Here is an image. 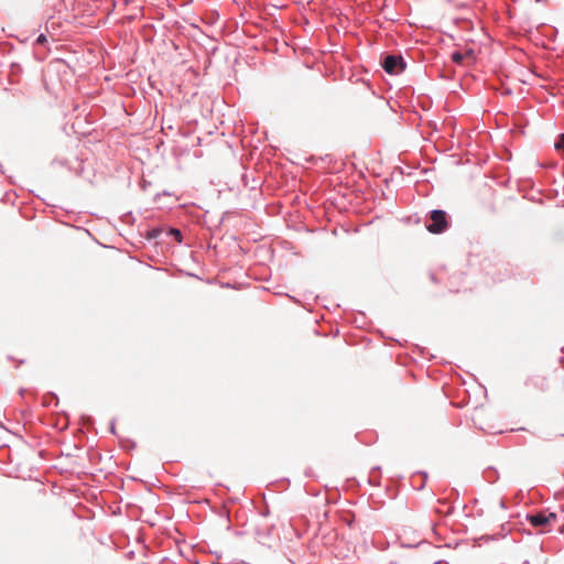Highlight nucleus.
I'll return each mask as SVG.
<instances>
[{"label":"nucleus","mask_w":564,"mask_h":564,"mask_svg":"<svg viewBox=\"0 0 564 564\" xmlns=\"http://www.w3.org/2000/svg\"><path fill=\"white\" fill-rule=\"evenodd\" d=\"M170 235H172L178 242L182 241V234L178 229H171Z\"/></svg>","instance_id":"423d86ee"},{"label":"nucleus","mask_w":564,"mask_h":564,"mask_svg":"<svg viewBox=\"0 0 564 564\" xmlns=\"http://www.w3.org/2000/svg\"><path fill=\"white\" fill-rule=\"evenodd\" d=\"M546 520H547V523L552 522V521H555L556 520V514L551 512L549 513L547 516H545Z\"/></svg>","instance_id":"6e6552de"},{"label":"nucleus","mask_w":564,"mask_h":564,"mask_svg":"<svg viewBox=\"0 0 564 564\" xmlns=\"http://www.w3.org/2000/svg\"><path fill=\"white\" fill-rule=\"evenodd\" d=\"M39 43H44L46 41V37L45 35L41 34L37 40H36Z\"/></svg>","instance_id":"1a4fd4ad"},{"label":"nucleus","mask_w":564,"mask_h":564,"mask_svg":"<svg viewBox=\"0 0 564 564\" xmlns=\"http://www.w3.org/2000/svg\"><path fill=\"white\" fill-rule=\"evenodd\" d=\"M382 67L389 74L398 75L404 70L405 63L401 56L388 55L383 59Z\"/></svg>","instance_id":"f03ea898"},{"label":"nucleus","mask_w":564,"mask_h":564,"mask_svg":"<svg viewBox=\"0 0 564 564\" xmlns=\"http://www.w3.org/2000/svg\"><path fill=\"white\" fill-rule=\"evenodd\" d=\"M463 55H465V62L467 64L473 63V61H474V52L471 50L466 51L465 53H463Z\"/></svg>","instance_id":"39448f33"},{"label":"nucleus","mask_w":564,"mask_h":564,"mask_svg":"<svg viewBox=\"0 0 564 564\" xmlns=\"http://www.w3.org/2000/svg\"><path fill=\"white\" fill-rule=\"evenodd\" d=\"M452 61L455 62L456 64H460V65L467 64L465 62V55H463V53H460V52H454L452 54Z\"/></svg>","instance_id":"20e7f679"},{"label":"nucleus","mask_w":564,"mask_h":564,"mask_svg":"<svg viewBox=\"0 0 564 564\" xmlns=\"http://www.w3.org/2000/svg\"><path fill=\"white\" fill-rule=\"evenodd\" d=\"M529 521L534 527H542L547 524V520L542 513L529 516Z\"/></svg>","instance_id":"7ed1b4c3"},{"label":"nucleus","mask_w":564,"mask_h":564,"mask_svg":"<svg viewBox=\"0 0 564 564\" xmlns=\"http://www.w3.org/2000/svg\"><path fill=\"white\" fill-rule=\"evenodd\" d=\"M556 148L564 151V133L560 137V141L556 143Z\"/></svg>","instance_id":"0eeeda50"},{"label":"nucleus","mask_w":564,"mask_h":564,"mask_svg":"<svg viewBox=\"0 0 564 564\" xmlns=\"http://www.w3.org/2000/svg\"><path fill=\"white\" fill-rule=\"evenodd\" d=\"M431 223L426 226L432 234H441L447 228L446 213L443 210H433L431 213Z\"/></svg>","instance_id":"f257e3e1"}]
</instances>
